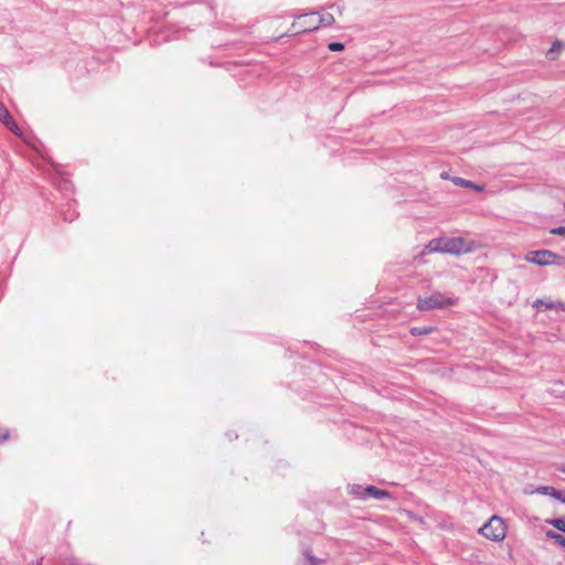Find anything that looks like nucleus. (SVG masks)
<instances>
[{"instance_id":"obj_1","label":"nucleus","mask_w":565,"mask_h":565,"mask_svg":"<svg viewBox=\"0 0 565 565\" xmlns=\"http://www.w3.org/2000/svg\"><path fill=\"white\" fill-rule=\"evenodd\" d=\"M473 249V243L462 237H439L431 239L424 249V253H448L459 255Z\"/></svg>"},{"instance_id":"obj_2","label":"nucleus","mask_w":565,"mask_h":565,"mask_svg":"<svg viewBox=\"0 0 565 565\" xmlns=\"http://www.w3.org/2000/svg\"><path fill=\"white\" fill-rule=\"evenodd\" d=\"M481 534L492 541H502L507 535V526L504 521L497 515H493L481 529Z\"/></svg>"},{"instance_id":"obj_3","label":"nucleus","mask_w":565,"mask_h":565,"mask_svg":"<svg viewBox=\"0 0 565 565\" xmlns=\"http://www.w3.org/2000/svg\"><path fill=\"white\" fill-rule=\"evenodd\" d=\"M315 14L316 12L296 15V21L291 24L286 35L295 36L316 31L317 26H315V19L312 18Z\"/></svg>"},{"instance_id":"obj_4","label":"nucleus","mask_w":565,"mask_h":565,"mask_svg":"<svg viewBox=\"0 0 565 565\" xmlns=\"http://www.w3.org/2000/svg\"><path fill=\"white\" fill-rule=\"evenodd\" d=\"M525 259L529 263H533L535 265L546 266V265H552V264H559V260L562 259V257L551 250L541 249V250L529 252L525 255Z\"/></svg>"},{"instance_id":"obj_5","label":"nucleus","mask_w":565,"mask_h":565,"mask_svg":"<svg viewBox=\"0 0 565 565\" xmlns=\"http://www.w3.org/2000/svg\"><path fill=\"white\" fill-rule=\"evenodd\" d=\"M451 305L449 298L444 297L441 294H433L429 297L418 298L417 308L420 311H427L435 308H441Z\"/></svg>"},{"instance_id":"obj_6","label":"nucleus","mask_w":565,"mask_h":565,"mask_svg":"<svg viewBox=\"0 0 565 565\" xmlns=\"http://www.w3.org/2000/svg\"><path fill=\"white\" fill-rule=\"evenodd\" d=\"M533 307H535L536 309L543 308L544 310L554 309L565 311V302L562 301H545L542 299H537L534 301Z\"/></svg>"},{"instance_id":"obj_7","label":"nucleus","mask_w":565,"mask_h":565,"mask_svg":"<svg viewBox=\"0 0 565 565\" xmlns=\"http://www.w3.org/2000/svg\"><path fill=\"white\" fill-rule=\"evenodd\" d=\"M363 492L366 493V495L373 497L375 499H386L390 498V493L385 490H381L374 486H367L363 489Z\"/></svg>"},{"instance_id":"obj_8","label":"nucleus","mask_w":565,"mask_h":565,"mask_svg":"<svg viewBox=\"0 0 565 565\" xmlns=\"http://www.w3.org/2000/svg\"><path fill=\"white\" fill-rule=\"evenodd\" d=\"M451 180L454 181V184L457 186L471 188L477 192H480L484 189L483 184L475 183V182L470 181L469 179H451Z\"/></svg>"},{"instance_id":"obj_9","label":"nucleus","mask_w":565,"mask_h":565,"mask_svg":"<svg viewBox=\"0 0 565 565\" xmlns=\"http://www.w3.org/2000/svg\"><path fill=\"white\" fill-rule=\"evenodd\" d=\"M334 22V17L331 13H326L315 20V26H317L318 30L321 26H331Z\"/></svg>"},{"instance_id":"obj_10","label":"nucleus","mask_w":565,"mask_h":565,"mask_svg":"<svg viewBox=\"0 0 565 565\" xmlns=\"http://www.w3.org/2000/svg\"><path fill=\"white\" fill-rule=\"evenodd\" d=\"M534 492L540 493V494H544V495H550V497H552V498H555V499H556V498H557L558 490H556V489H555V488H553V487H547V486H545V487H539V488H536Z\"/></svg>"},{"instance_id":"obj_11","label":"nucleus","mask_w":565,"mask_h":565,"mask_svg":"<svg viewBox=\"0 0 565 565\" xmlns=\"http://www.w3.org/2000/svg\"><path fill=\"white\" fill-rule=\"evenodd\" d=\"M4 126L12 132L14 134L15 136H21L22 135V130L21 128L19 127V125L14 121V119L12 118V116L10 117V119L8 121H4Z\"/></svg>"},{"instance_id":"obj_12","label":"nucleus","mask_w":565,"mask_h":565,"mask_svg":"<svg viewBox=\"0 0 565 565\" xmlns=\"http://www.w3.org/2000/svg\"><path fill=\"white\" fill-rule=\"evenodd\" d=\"M546 535L554 540L556 544L565 548V536L554 531H547Z\"/></svg>"},{"instance_id":"obj_13","label":"nucleus","mask_w":565,"mask_h":565,"mask_svg":"<svg viewBox=\"0 0 565 565\" xmlns=\"http://www.w3.org/2000/svg\"><path fill=\"white\" fill-rule=\"evenodd\" d=\"M433 332L431 327H414L411 329L413 335H425Z\"/></svg>"},{"instance_id":"obj_14","label":"nucleus","mask_w":565,"mask_h":565,"mask_svg":"<svg viewBox=\"0 0 565 565\" xmlns=\"http://www.w3.org/2000/svg\"><path fill=\"white\" fill-rule=\"evenodd\" d=\"M363 489L361 486L359 484H352L350 487V493L356 498H361V499H365L366 497V493L363 492Z\"/></svg>"},{"instance_id":"obj_15","label":"nucleus","mask_w":565,"mask_h":565,"mask_svg":"<svg viewBox=\"0 0 565 565\" xmlns=\"http://www.w3.org/2000/svg\"><path fill=\"white\" fill-rule=\"evenodd\" d=\"M11 117L10 111L7 107L0 102V121L4 125V121H8Z\"/></svg>"},{"instance_id":"obj_16","label":"nucleus","mask_w":565,"mask_h":565,"mask_svg":"<svg viewBox=\"0 0 565 565\" xmlns=\"http://www.w3.org/2000/svg\"><path fill=\"white\" fill-rule=\"evenodd\" d=\"M562 47H563L562 42L556 41V42L552 45V47L550 49V51L547 52V56H548V58H550V60H555V58H556V56H555V52H556V51H558V50H559V49H562Z\"/></svg>"},{"instance_id":"obj_17","label":"nucleus","mask_w":565,"mask_h":565,"mask_svg":"<svg viewBox=\"0 0 565 565\" xmlns=\"http://www.w3.org/2000/svg\"><path fill=\"white\" fill-rule=\"evenodd\" d=\"M344 43L342 42H330L328 44V49L331 51V52H341L344 50Z\"/></svg>"},{"instance_id":"obj_18","label":"nucleus","mask_w":565,"mask_h":565,"mask_svg":"<svg viewBox=\"0 0 565 565\" xmlns=\"http://www.w3.org/2000/svg\"><path fill=\"white\" fill-rule=\"evenodd\" d=\"M305 556L307 558V565H319L322 563V559L311 555L309 552H306Z\"/></svg>"},{"instance_id":"obj_19","label":"nucleus","mask_w":565,"mask_h":565,"mask_svg":"<svg viewBox=\"0 0 565 565\" xmlns=\"http://www.w3.org/2000/svg\"><path fill=\"white\" fill-rule=\"evenodd\" d=\"M550 523L553 524L557 530L565 532V519H554Z\"/></svg>"},{"instance_id":"obj_20","label":"nucleus","mask_w":565,"mask_h":565,"mask_svg":"<svg viewBox=\"0 0 565 565\" xmlns=\"http://www.w3.org/2000/svg\"><path fill=\"white\" fill-rule=\"evenodd\" d=\"M551 233L555 235H565V226L555 227L551 230Z\"/></svg>"},{"instance_id":"obj_21","label":"nucleus","mask_w":565,"mask_h":565,"mask_svg":"<svg viewBox=\"0 0 565 565\" xmlns=\"http://www.w3.org/2000/svg\"><path fill=\"white\" fill-rule=\"evenodd\" d=\"M9 439V431H0V443Z\"/></svg>"},{"instance_id":"obj_22","label":"nucleus","mask_w":565,"mask_h":565,"mask_svg":"<svg viewBox=\"0 0 565 565\" xmlns=\"http://www.w3.org/2000/svg\"><path fill=\"white\" fill-rule=\"evenodd\" d=\"M556 500H559L561 502L565 503V490L558 491Z\"/></svg>"},{"instance_id":"obj_23","label":"nucleus","mask_w":565,"mask_h":565,"mask_svg":"<svg viewBox=\"0 0 565 565\" xmlns=\"http://www.w3.org/2000/svg\"><path fill=\"white\" fill-rule=\"evenodd\" d=\"M439 177H440V178L449 177V174H448V172H447V171H441V172L439 173Z\"/></svg>"}]
</instances>
